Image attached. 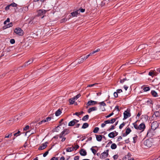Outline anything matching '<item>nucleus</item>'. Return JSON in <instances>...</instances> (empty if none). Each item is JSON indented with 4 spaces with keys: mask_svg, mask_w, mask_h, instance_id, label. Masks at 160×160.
Returning <instances> with one entry per match:
<instances>
[{
    "mask_svg": "<svg viewBox=\"0 0 160 160\" xmlns=\"http://www.w3.org/2000/svg\"><path fill=\"white\" fill-rule=\"evenodd\" d=\"M116 118H112L110 120H108L105 121L106 123H113L116 120Z\"/></svg>",
    "mask_w": 160,
    "mask_h": 160,
    "instance_id": "obj_15",
    "label": "nucleus"
},
{
    "mask_svg": "<svg viewBox=\"0 0 160 160\" xmlns=\"http://www.w3.org/2000/svg\"><path fill=\"white\" fill-rule=\"evenodd\" d=\"M143 144L146 147H150L152 146V142L149 139L146 140L144 141Z\"/></svg>",
    "mask_w": 160,
    "mask_h": 160,
    "instance_id": "obj_3",
    "label": "nucleus"
},
{
    "mask_svg": "<svg viewBox=\"0 0 160 160\" xmlns=\"http://www.w3.org/2000/svg\"><path fill=\"white\" fill-rule=\"evenodd\" d=\"M14 32L16 34L19 36H22L23 34V32L20 28H17L15 29Z\"/></svg>",
    "mask_w": 160,
    "mask_h": 160,
    "instance_id": "obj_2",
    "label": "nucleus"
},
{
    "mask_svg": "<svg viewBox=\"0 0 160 160\" xmlns=\"http://www.w3.org/2000/svg\"><path fill=\"white\" fill-rule=\"evenodd\" d=\"M146 46V45L144 44L141 45L139 47V49H144V48H145V46Z\"/></svg>",
    "mask_w": 160,
    "mask_h": 160,
    "instance_id": "obj_37",
    "label": "nucleus"
},
{
    "mask_svg": "<svg viewBox=\"0 0 160 160\" xmlns=\"http://www.w3.org/2000/svg\"><path fill=\"white\" fill-rule=\"evenodd\" d=\"M113 95L115 98H117L118 97V94L117 92H115L113 93Z\"/></svg>",
    "mask_w": 160,
    "mask_h": 160,
    "instance_id": "obj_57",
    "label": "nucleus"
},
{
    "mask_svg": "<svg viewBox=\"0 0 160 160\" xmlns=\"http://www.w3.org/2000/svg\"><path fill=\"white\" fill-rule=\"evenodd\" d=\"M47 12V11L45 10L40 9L38 11V14L37 16H39L43 15L45 14Z\"/></svg>",
    "mask_w": 160,
    "mask_h": 160,
    "instance_id": "obj_8",
    "label": "nucleus"
},
{
    "mask_svg": "<svg viewBox=\"0 0 160 160\" xmlns=\"http://www.w3.org/2000/svg\"><path fill=\"white\" fill-rule=\"evenodd\" d=\"M159 126L158 123L156 121L153 122L151 124V129L155 130Z\"/></svg>",
    "mask_w": 160,
    "mask_h": 160,
    "instance_id": "obj_5",
    "label": "nucleus"
},
{
    "mask_svg": "<svg viewBox=\"0 0 160 160\" xmlns=\"http://www.w3.org/2000/svg\"><path fill=\"white\" fill-rule=\"evenodd\" d=\"M97 84V83H94L92 84H89L87 86V87H94L95 88H96L97 87L96 86Z\"/></svg>",
    "mask_w": 160,
    "mask_h": 160,
    "instance_id": "obj_30",
    "label": "nucleus"
},
{
    "mask_svg": "<svg viewBox=\"0 0 160 160\" xmlns=\"http://www.w3.org/2000/svg\"><path fill=\"white\" fill-rule=\"evenodd\" d=\"M65 131H63L59 135L60 138H62L63 137V135L65 133Z\"/></svg>",
    "mask_w": 160,
    "mask_h": 160,
    "instance_id": "obj_33",
    "label": "nucleus"
},
{
    "mask_svg": "<svg viewBox=\"0 0 160 160\" xmlns=\"http://www.w3.org/2000/svg\"><path fill=\"white\" fill-rule=\"evenodd\" d=\"M50 160H58V158L57 157H54L52 158Z\"/></svg>",
    "mask_w": 160,
    "mask_h": 160,
    "instance_id": "obj_62",
    "label": "nucleus"
},
{
    "mask_svg": "<svg viewBox=\"0 0 160 160\" xmlns=\"http://www.w3.org/2000/svg\"><path fill=\"white\" fill-rule=\"evenodd\" d=\"M20 131H18V132L15 133L14 134V136H17L20 133Z\"/></svg>",
    "mask_w": 160,
    "mask_h": 160,
    "instance_id": "obj_51",
    "label": "nucleus"
},
{
    "mask_svg": "<svg viewBox=\"0 0 160 160\" xmlns=\"http://www.w3.org/2000/svg\"><path fill=\"white\" fill-rule=\"evenodd\" d=\"M10 7H16L17 6V4L14 3L13 2L11 4H9Z\"/></svg>",
    "mask_w": 160,
    "mask_h": 160,
    "instance_id": "obj_41",
    "label": "nucleus"
},
{
    "mask_svg": "<svg viewBox=\"0 0 160 160\" xmlns=\"http://www.w3.org/2000/svg\"><path fill=\"white\" fill-rule=\"evenodd\" d=\"M115 126H114V125H112L111 127L109 129L108 131H110L114 129Z\"/></svg>",
    "mask_w": 160,
    "mask_h": 160,
    "instance_id": "obj_48",
    "label": "nucleus"
},
{
    "mask_svg": "<svg viewBox=\"0 0 160 160\" xmlns=\"http://www.w3.org/2000/svg\"><path fill=\"white\" fill-rule=\"evenodd\" d=\"M46 122V120H45V119H43V120H42L41 122H38V124L40 125V124H42L43 123L45 122Z\"/></svg>",
    "mask_w": 160,
    "mask_h": 160,
    "instance_id": "obj_45",
    "label": "nucleus"
},
{
    "mask_svg": "<svg viewBox=\"0 0 160 160\" xmlns=\"http://www.w3.org/2000/svg\"><path fill=\"white\" fill-rule=\"evenodd\" d=\"M157 75V73L156 71L154 70L153 71H150L148 73V75L153 77L155 75Z\"/></svg>",
    "mask_w": 160,
    "mask_h": 160,
    "instance_id": "obj_16",
    "label": "nucleus"
},
{
    "mask_svg": "<svg viewBox=\"0 0 160 160\" xmlns=\"http://www.w3.org/2000/svg\"><path fill=\"white\" fill-rule=\"evenodd\" d=\"M151 93L154 97H157L158 96L157 93L154 90L152 91Z\"/></svg>",
    "mask_w": 160,
    "mask_h": 160,
    "instance_id": "obj_21",
    "label": "nucleus"
},
{
    "mask_svg": "<svg viewBox=\"0 0 160 160\" xmlns=\"http://www.w3.org/2000/svg\"><path fill=\"white\" fill-rule=\"evenodd\" d=\"M124 118L123 119L125 120L127 118L129 117H130V113L128 112L127 111H125L124 113Z\"/></svg>",
    "mask_w": 160,
    "mask_h": 160,
    "instance_id": "obj_10",
    "label": "nucleus"
},
{
    "mask_svg": "<svg viewBox=\"0 0 160 160\" xmlns=\"http://www.w3.org/2000/svg\"><path fill=\"white\" fill-rule=\"evenodd\" d=\"M12 136V133H10L9 134H6L4 137V139L5 138H10Z\"/></svg>",
    "mask_w": 160,
    "mask_h": 160,
    "instance_id": "obj_28",
    "label": "nucleus"
},
{
    "mask_svg": "<svg viewBox=\"0 0 160 160\" xmlns=\"http://www.w3.org/2000/svg\"><path fill=\"white\" fill-rule=\"evenodd\" d=\"M96 138L97 140L98 141H99V142L101 141L102 138V135H96Z\"/></svg>",
    "mask_w": 160,
    "mask_h": 160,
    "instance_id": "obj_18",
    "label": "nucleus"
},
{
    "mask_svg": "<svg viewBox=\"0 0 160 160\" xmlns=\"http://www.w3.org/2000/svg\"><path fill=\"white\" fill-rule=\"evenodd\" d=\"M81 96V95L80 94H78V95H77L75 96L73 98L74 99H78Z\"/></svg>",
    "mask_w": 160,
    "mask_h": 160,
    "instance_id": "obj_43",
    "label": "nucleus"
},
{
    "mask_svg": "<svg viewBox=\"0 0 160 160\" xmlns=\"http://www.w3.org/2000/svg\"><path fill=\"white\" fill-rule=\"evenodd\" d=\"M79 156H76L74 158V160H78L79 159Z\"/></svg>",
    "mask_w": 160,
    "mask_h": 160,
    "instance_id": "obj_59",
    "label": "nucleus"
},
{
    "mask_svg": "<svg viewBox=\"0 0 160 160\" xmlns=\"http://www.w3.org/2000/svg\"><path fill=\"white\" fill-rule=\"evenodd\" d=\"M99 130V128L98 127H96L94 128L93 130V132L94 133H97Z\"/></svg>",
    "mask_w": 160,
    "mask_h": 160,
    "instance_id": "obj_35",
    "label": "nucleus"
},
{
    "mask_svg": "<svg viewBox=\"0 0 160 160\" xmlns=\"http://www.w3.org/2000/svg\"><path fill=\"white\" fill-rule=\"evenodd\" d=\"M154 114L156 117H158L160 116V113L158 111H156L155 112Z\"/></svg>",
    "mask_w": 160,
    "mask_h": 160,
    "instance_id": "obj_34",
    "label": "nucleus"
},
{
    "mask_svg": "<svg viewBox=\"0 0 160 160\" xmlns=\"http://www.w3.org/2000/svg\"><path fill=\"white\" fill-rule=\"evenodd\" d=\"M131 156L130 154H128L123 158V160H133V159L131 157Z\"/></svg>",
    "mask_w": 160,
    "mask_h": 160,
    "instance_id": "obj_9",
    "label": "nucleus"
},
{
    "mask_svg": "<svg viewBox=\"0 0 160 160\" xmlns=\"http://www.w3.org/2000/svg\"><path fill=\"white\" fill-rule=\"evenodd\" d=\"M131 131V130L129 128H127L126 131V135L129 134Z\"/></svg>",
    "mask_w": 160,
    "mask_h": 160,
    "instance_id": "obj_31",
    "label": "nucleus"
},
{
    "mask_svg": "<svg viewBox=\"0 0 160 160\" xmlns=\"http://www.w3.org/2000/svg\"><path fill=\"white\" fill-rule=\"evenodd\" d=\"M51 119V117H47L45 119V120H46V122H48Z\"/></svg>",
    "mask_w": 160,
    "mask_h": 160,
    "instance_id": "obj_55",
    "label": "nucleus"
},
{
    "mask_svg": "<svg viewBox=\"0 0 160 160\" xmlns=\"http://www.w3.org/2000/svg\"><path fill=\"white\" fill-rule=\"evenodd\" d=\"M125 123L124 122H123L119 126V128L120 129H121L125 125Z\"/></svg>",
    "mask_w": 160,
    "mask_h": 160,
    "instance_id": "obj_42",
    "label": "nucleus"
},
{
    "mask_svg": "<svg viewBox=\"0 0 160 160\" xmlns=\"http://www.w3.org/2000/svg\"><path fill=\"white\" fill-rule=\"evenodd\" d=\"M61 113V111L60 109H58L55 113V115L57 116H59Z\"/></svg>",
    "mask_w": 160,
    "mask_h": 160,
    "instance_id": "obj_25",
    "label": "nucleus"
},
{
    "mask_svg": "<svg viewBox=\"0 0 160 160\" xmlns=\"http://www.w3.org/2000/svg\"><path fill=\"white\" fill-rule=\"evenodd\" d=\"M97 102L92 101V100H90L88 101L87 103L86 104V105L87 106L86 107V108H88V107L89 106H93L95 105H96L97 104Z\"/></svg>",
    "mask_w": 160,
    "mask_h": 160,
    "instance_id": "obj_6",
    "label": "nucleus"
},
{
    "mask_svg": "<svg viewBox=\"0 0 160 160\" xmlns=\"http://www.w3.org/2000/svg\"><path fill=\"white\" fill-rule=\"evenodd\" d=\"M108 136L111 138H114L115 137V132H113L110 133L108 134Z\"/></svg>",
    "mask_w": 160,
    "mask_h": 160,
    "instance_id": "obj_20",
    "label": "nucleus"
},
{
    "mask_svg": "<svg viewBox=\"0 0 160 160\" xmlns=\"http://www.w3.org/2000/svg\"><path fill=\"white\" fill-rule=\"evenodd\" d=\"M134 128L137 130H140V132H143L145 128V126L144 124L142 123L140 124L139 126H138L136 123H134L133 124Z\"/></svg>",
    "mask_w": 160,
    "mask_h": 160,
    "instance_id": "obj_1",
    "label": "nucleus"
},
{
    "mask_svg": "<svg viewBox=\"0 0 160 160\" xmlns=\"http://www.w3.org/2000/svg\"><path fill=\"white\" fill-rule=\"evenodd\" d=\"M48 153V151H46L45 153L43 154V157H45Z\"/></svg>",
    "mask_w": 160,
    "mask_h": 160,
    "instance_id": "obj_53",
    "label": "nucleus"
},
{
    "mask_svg": "<svg viewBox=\"0 0 160 160\" xmlns=\"http://www.w3.org/2000/svg\"><path fill=\"white\" fill-rule=\"evenodd\" d=\"M29 127L28 125H27L23 128V130L25 131L29 129Z\"/></svg>",
    "mask_w": 160,
    "mask_h": 160,
    "instance_id": "obj_47",
    "label": "nucleus"
},
{
    "mask_svg": "<svg viewBox=\"0 0 160 160\" xmlns=\"http://www.w3.org/2000/svg\"><path fill=\"white\" fill-rule=\"evenodd\" d=\"M97 109V107H94L92 108H89L88 111V112L89 113H90L91 112L96 111Z\"/></svg>",
    "mask_w": 160,
    "mask_h": 160,
    "instance_id": "obj_17",
    "label": "nucleus"
},
{
    "mask_svg": "<svg viewBox=\"0 0 160 160\" xmlns=\"http://www.w3.org/2000/svg\"><path fill=\"white\" fill-rule=\"evenodd\" d=\"M109 0H105L104 1H103L102 2V5H103L104 4H105L106 3V2H108Z\"/></svg>",
    "mask_w": 160,
    "mask_h": 160,
    "instance_id": "obj_58",
    "label": "nucleus"
},
{
    "mask_svg": "<svg viewBox=\"0 0 160 160\" xmlns=\"http://www.w3.org/2000/svg\"><path fill=\"white\" fill-rule=\"evenodd\" d=\"M89 126L88 124L87 123H83L82 127V128L85 129L88 127Z\"/></svg>",
    "mask_w": 160,
    "mask_h": 160,
    "instance_id": "obj_26",
    "label": "nucleus"
},
{
    "mask_svg": "<svg viewBox=\"0 0 160 160\" xmlns=\"http://www.w3.org/2000/svg\"><path fill=\"white\" fill-rule=\"evenodd\" d=\"M154 130H153L152 129L149 130L148 131L147 133V135L149 137H152L154 134L155 132H154Z\"/></svg>",
    "mask_w": 160,
    "mask_h": 160,
    "instance_id": "obj_7",
    "label": "nucleus"
},
{
    "mask_svg": "<svg viewBox=\"0 0 160 160\" xmlns=\"http://www.w3.org/2000/svg\"><path fill=\"white\" fill-rule=\"evenodd\" d=\"M137 138H138V137L136 135H134V136L133 137V142L134 143H135L136 142V141H137Z\"/></svg>",
    "mask_w": 160,
    "mask_h": 160,
    "instance_id": "obj_32",
    "label": "nucleus"
},
{
    "mask_svg": "<svg viewBox=\"0 0 160 160\" xmlns=\"http://www.w3.org/2000/svg\"><path fill=\"white\" fill-rule=\"evenodd\" d=\"M83 113V111L80 112H76L74 114V115H75L78 116L79 115L82 114Z\"/></svg>",
    "mask_w": 160,
    "mask_h": 160,
    "instance_id": "obj_36",
    "label": "nucleus"
},
{
    "mask_svg": "<svg viewBox=\"0 0 160 160\" xmlns=\"http://www.w3.org/2000/svg\"><path fill=\"white\" fill-rule=\"evenodd\" d=\"M73 148L68 147L66 149V150L67 152H71L73 151Z\"/></svg>",
    "mask_w": 160,
    "mask_h": 160,
    "instance_id": "obj_27",
    "label": "nucleus"
},
{
    "mask_svg": "<svg viewBox=\"0 0 160 160\" xmlns=\"http://www.w3.org/2000/svg\"><path fill=\"white\" fill-rule=\"evenodd\" d=\"M127 80L126 78H123V79H121V80H120V83H123V82H124L125 81H126V80Z\"/></svg>",
    "mask_w": 160,
    "mask_h": 160,
    "instance_id": "obj_52",
    "label": "nucleus"
},
{
    "mask_svg": "<svg viewBox=\"0 0 160 160\" xmlns=\"http://www.w3.org/2000/svg\"><path fill=\"white\" fill-rule=\"evenodd\" d=\"M79 10L75 11L71 13V16L72 17H77V15L79 14Z\"/></svg>",
    "mask_w": 160,
    "mask_h": 160,
    "instance_id": "obj_13",
    "label": "nucleus"
},
{
    "mask_svg": "<svg viewBox=\"0 0 160 160\" xmlns=\"http://www.w3.org/2000/svg\"><path fill=\"white\" fill-rule=\"evenodd\" d=\"M10 7H11L10 5H8L6 6L5 7V8L6 10L7 11V10H8L9 9H10Z\"/></svg>",
    "mask_w": 160,
    "mask_h": 160,
    "instance_id": "obj_50",
    "label": "nucleus"
},
{
    "mask_svg": "<svg viewBox=\"0 0 160 160\" xmlns=\"http://www.w3.org/2000/svg\"><path fill=\"white\" fill-rule=\"evenodd\" d=\"M93 147H92L91 149V150L92 151V153L94 154V155H95L96 153L97 152V151L95 149L93 148Z\"/></svg>",
    "mask_w": 160,
    "mask_h": 160,
    "instance_id": "obj_40",
    "label": "nucleus"
},
{
    "mask_svg": "<svg viewBox=\"0 0 160 160\" xmlns=\"http://www.w3.org/2000/svg\"><path fill=\"white\" fill-rule=\"evenodd\" d=\"M122 92V89H118L117 90V92H117V93H120L121 92Z\"/></svg>",
    "mask_w": 160,
    "mask_h": 160,
    "instance_id": "obj_63",
    "label": "nucleus"
},
{
    "mask_svg": "<svg viewBox=\"0 0 160 160\" xmlns=\"http://www.w3.org/2000/svg\"><path fill=\"white\" fill-rule=\"evenodd\" d=\"M117 147V146L116 144L114 143H112L111 146V148L112 149H115Z\"/></svg>",
    "mask_w": 160,
    "mask_h": 160,
    "instance_id": "obj_29",
    "label": "nucleus"
},
{
    "mask_svg": "<svg viewBox=\"0 0 160 160\" xmlns=\"http://www.w3.org/2000/svg\"><path fill=\"white\" fill-rule=\"evenodd\" d=\"M89 118V116L88 115H86L82 118V120L83 121H86L88 120Z\"/></svg>",
    "mask_w": 160,
    "mask_h": 160,
    "instance_id": "obj_24",
    "label": "nucleus"
},
{
    "mask_svg": "<svg viewBox=\"0 0 160 160\" xmlns=\"http://www.w3.org/2000/svg\"><path fill=\"white\" fill-rule=\"evenodd\" d=\"M118 158V155H115L113 156V158L114 159H117Z\"/></svg>",
    "mask_w": 160,
    "mask_h": 160,
    "instance_id": "obj_60",
    "label": "nucleus"
},
{
    "mask_svg": "<svg viewBox=\"0 0 160 160\" xmlns=\"http://www.w3.org/2000/svg\"><path fill=\"white\" fill-rule=\"evenodd\" d=\"M73 148V150H77L78 148H79V146L78 145H77L75 147H72Z\"/></svg>",
    "mask_w": 160,
    "mask_h": 160,
    "instance_id": "obj_44",
    "label": "nucleus"
},
{
    "mask_svg": "<svg viewBox=\"0 0 160 160\" xmlns=\"http://www.w3.org/2000/svg\"><path fill=\"white\" fill-rule=\"evenodd\" d=\"M100 105L103 106H106V104L104 102H102L100 103Z\"/></svg>",
    "mask_w": 160,
    "mask_h": 160,
    "instance_id": "obj_56",
    "label": "nucleus"
},
{
    "mask_svg": "<svg viewBox=\"0 0 160 160\" xmlns=\"http://www.w3.org/2000/svg\"><path fill=\"white\" fill-rule=\"evenodd\" d=\"M108 150H107L106 151L102 153L100 156V158L102 159L106 158L108 155Z\"/></svg>",
    "mask_w": 160,
    "mask_h": 160,
    "instance_id": "obj_4",
    "label": "nucleus"
},
{
    "mask_svg": "<svg viewBox=\"0 0 160 160\" xmlns=\"http://www.w3.org/2000/svg\"><path fill=\"white\" fill-rule=\"evenodd\" d=\"M115 109H117L118 112H119L120 111L119 108V106H116L115 107Z\"/></svg>",
    "mask_w": 160,
    "mask_h": 160,
    "instance_id": "obj_64",
    "label": "nucleus"
},
{
    "mask_svg": "<svg viewBox=\"0 0 160 160\" xmlns=\"http://www.w3.org/2000/svg\"><path fill=\"white\" fill-rule=\"evenodd\" d=\"M106 124H107V123H106L105 122V121L104 122V123L102 124L101 125V127L102 128H103L106 125Z\"/></svg>",
    "mask_w": 160,
    "mask_h": 160,
    "instance_id": "obj_61",
    "label": "nucleus"
},
{
    "mask_svg": "<svg viewBox=\"0 0 160 160\" xmlns=\"http://www.w3.org/2000/svg\"><path fill=\"white\" fill-rule=\"evenodd\" d=\"M98 51H94L90 53L88 55V56H92L93 54H94L95 53H96L97 52H98Z\"/></svg>",
    "mask_w": 160,
    "mask_h": 160,
    "instance_id": "obj_38",
    "label": "nucleus"
},
{
    "mask_svg": "<svg viewBox=\"0 0 160 160\" xmlns=\"http://www.w3.org/2000/svg\"><path fill=\"white\" fill-rule=\"evenodd\" d=\"M33 60L32 59H29L28 61L27 62H25L24 64V65L22 66V67H26L28 66V65L31 64L33 62Z\"/></svg>",
    "mask_w": 160,
    "mask_h": 160,
    "instance_id": "obj_14",
    "label": "nucleus"
},
{
    "mask_svg": "<svg viewBox=\"0 0 160 160\" xmlns=\"http://www.w3.org/2000/svg\"><path fill=\"white\" fill-rule=\"evenodd\" d=\"M80 154L82 156H85L87 154L86 151L84 149H82L79 151Z\"/></svg>",
    "mask_w": 160,
    "mask_h": 160,
    "instance_id": "obj_12",
    "label": "nucleus"
},
{
    "mask_svg": "<svg viewBox=\"0 0 160 160\" xmlns=\"http://www.w3.org/2000/svg\"><path fill=\"white\" fill-rule=\"evenodd\" d=\"M10 42L11 44H13L15 42V41L14 39H12L10 40Z\"/></svg>",
    "mask_w": 160,
    "mask_h": 160,
    "instance_id": "obj_49",
    "label": "nucleus"
},
{
    "mask_svg": "<svg viewBox=\"0 0 160 160\" xmlns=\"http://www.w3.org/2000/svg\"><path fill=\"white\" fill-rule=\"evenodd\" d=\"M84 60L83 59V58H82L81 59H79V61L78 62V63H81L82 62L84 61Z\"/></svg>",
    "mask_w": 160,
    "mask_h": 160,
    "instance_id": "obj_46",
    "label": "nucleus"
},
{
    "mask_svg": "<svg viewBox=\"0 0 160 160\" xmlns=\"http://www.w3.org/2000/svg\"><path fill=\"white\" fill-rule=\"evenodd\" d=\"M9 52V51H3L1 55V57L4 56H6L8 54V53Z\"/></svg>",
    "mask_w": 160,
    "mask_h": 160,
    "instance_id": "obj_19",
    "label": "nucleus"
},
{
    "mask_svg": "<svg viewBox=\"0 0 160 160\" xmlns=\"http://www.w3.org/2000/svg\"><path fill=\"white\" fill-rule=\"evenodd\" d=\"M143 90L145 92H147L150 90V88L149 87H145L143 89Z\"/></svg>",
    "mask_w": 160,
    "mask_h": 160,
    "instance_id": "obj_39",
    "label": "nucleus"
},
{
    "mask_svg": "<svg viewBox=\"0 0 160 160\" xmlns=\"http://www.w3.org/2000/svg\"><path fill=\"white\" fill-rule=\"evenodd\" d=\"M47 143L48 142H46L42 144L41 146H40L38 148V150H41L46 148L47 146Z\"/></svg>",
    "mask_w": 160,
    "mask_h": 160,
    "instance_id": "obj_11",
    "label": "nucleus"
},
{
    "mask_svg": "<svg viewBox=\"0 0 160 160\" xmlns=\"http://www.w3.org/2000/svg\"><path fill=\"white\" fill-rule=\"evenodd\" d=\"M75 124V122L74 121V120H73L69 122L68 123V125L69 126H74Z\"/></svg>",
    "mask_w": 160,
    "mask_h": 160,
    "instance_id": "obj_23",
    "label": "nucleus"
},
{
    "mask_svg": "<svg viewBox=\"0 0 160 160\" xmlns=\"http://www.w3.org/2000/svg\"><path fill=\"white\" fill-rule=\"evenodd\" d=\"M114 114L113 113V112H112L109 115H108L106 116V118H108L110 117L113 114Z\"/></svg>",
    "mask_w": 160,
    "mask_h": 160,
    "instance_id": "obj_54",
    "label": "nucleus"
},
{
    "mask_svg": "<svg viewBox=\"0 0 160 160\" xmlns=\"http://www.w3.org/2000/svg\"><path fill=\"white\" fill-rule=\"evenodd\" d=\"M69 102L70 104H73L75 101L74 99L73 98L70 99L69 100Z\"/></svg>",
    "mask_w": 160,
    "mask_h": 160,
    "instance_id": "obj_22",
    "label": "nucleus"
}]
</instances>
